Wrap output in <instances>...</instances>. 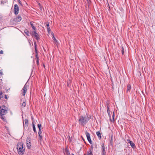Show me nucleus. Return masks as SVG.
<instances>
[{"label":"nucleus","mask_w":155,"mask_h":155,"mask_svg":"<svg viewBox=\"0 0 155 155\" xmlns=\"http://www.w3.org/2000/svg\"><path fill=\"white\" fill-rule=\"evenodd\" d=\"M8 108L5 106H2L0 107V118L3 121H5V117L4 116L7 113Z\"/></svg>","instance_id":"1"},{"label":"nucleus","mask_w":155,"mask_h":155,"mask_svg":"<svg viewBox=\"0 0 155 155\" xmlns=\"http://www.w3.org/2000/svg\"><path fill=\"white\" fill-rule=\"evenodd\" d=\"M90 118L87 116H81L79 117L78 122L80 125L82 126H84L86 125L89 120Z\"/></svg>","instance_id":"2"},{"label":"nucleus","mask_w":155,"mask_h":155,"mask_svg":"<svg viewBox=\"0 0 155 155\" xmlns=\"http://www.w3.org/2000/svg\"><path fill=\"white\" fill-rule=\"evenodd\" d=\"M17 149L18 154L19 155H22L25 151V148L23 146V144L22 143H19L17 145Z\"/></svg>","instance_id":"3"},{"label":"nucleus","mask_w":155,"mask_h":155,"mask_svg":"<svg viewBox=\"0 0 155 155\" xmlns=\"http://www.w3.org/2000/svg\"><path fill=\"white\" fill-rule=\"evenodd\" d=\"M31 35L32 36H33L35 38L37 41L39 40L40 38L39 35L36 32V31H32L31 33Z\"/></svg>","instance_id":"4"},{"label":"nucleus","mask_w":155,"mask_h":155,"mask_svg":"<svg viewBox=\"0 0 155 155\" xmlns=\"http://www.w3.org/2000/svg\"><path fill=\"white\" fill-rule=\"evenodd\" d=\"M26 144L27 148L30 149L31 146V138L30 137H28L26 140Z\"/></svg>","instance_id":"5"},{"label":"nucleus","mask_w":155,"mask_h":155,"mask_svg":"<svg viewBox=\"0 0 155 155\" xmlns=\"http://www.w3.org/2000/svg\"><path fill=\"white\" fill-rule=\"evenodd\" d=\"M14 14L17 15L18 14L19 11V8L17 5H15L14 8Z\"/></svg>","instance_id":"6"},{"label":"nucleus","mask_w":155,"mask_h":155,"mask_svg":"<svg viewBox=\"0 0 155 155\" xmlns=\"http://www.w3.org/2000/svg\"><path fill=\"white\" fill-rule=\"evenodd\" d=\"M101 151L102 152V155H106V149L107 147H105L104 146V144L103 143L101 145Z\"/></svg>","instance_id":"7"},{"label":"nucleus","mask_w":155,"mask_h":155,"mask_svg":"<svg viewBox=\"0 0 155 155\" xmlns=\"http://www.w3.org/2000/svg\"><path fill=\"white\" fill-rule=\"evenodd\" d=\"M28 88V86L26 84L22 89L23 96H24L25 95V93L27 91Z\"/></svg>","instance_id":"8"},{"label":"nucleus","mask_w":155,"mask_h":155,"mask_svg":"<svg viewBox=\"0 0 155 155\" xmlns=\"http://www.w3.org/2000/svg\"><path fill=\"white\" fill-rule=\"evenodd\" d=\"M85 134L87 137V140L91 144L92 143V141L90 137V135L89 133L87 131H86L85 133Z\"/></svg>","instance_id":"9"},{"label":"nucleus","mask_w":155,"mask_h":155,"mask_svg":"<svg viewBox=\"0 0 155 155\" xmlns=\"http://www.w3.org/2000/svg\"><path fill=\"white\" fill-rule=\"evenodd\" d=\"M127 141L130 144V145L133 148H135L136 147L135 144L132 141L129 139H127Z\"/></svg>","instance_id":"10"},{"label":"nucleus","mask_w":155,"mask_h":155,"mask_svg":"<svg viewBox=\"0 0 155 155\" xmlns=\"http://www.w3.org/2000/svg\"><path fill=\"white\" fill-rule=\"evenodd\" d=\"M25 123L23 122V125L24 127H27L28 126V120L27 119H25L24 120Z\"/></svg>","instance_id":"11"},{"label":"nucleus","mask_w":155,"mask_h":155,"mask_svg":"<svg viewBox=\"0 0 155 155\" xmlns=\"http://www.w3.org/2000/svg\"><path fill=\"white\" fill-rule=\"evenodd\" d=\"M35 121H33L32 122V127L33 128V130L34 131V132L35 133H37V131L36 130V128L35 126V124H34Z\"/></svg>","instance_id":"12"},{"label":"nucleus","mask_w":155,"mask_h":155,"mask_svg":"<svg viewBox=\"0 0 155 155\" xmlns=\"http://www.w3.org/2000/svg\"><path fill=\"white\" fill-rule=\"evenodd\" d=\"M21 20V17L19 15H18V16H17L16 18H15V21H20Z\"/></svg>","instance_id":"13"},{"label":"nucleus","mask_w":155,"mask_h":155,"mask_svg":"<svg viewBox=\"0 0 155 155\" xmlns=\"http://www.w3.org/2000/svg\"><path fill=\"white\" fill-rule=\"evenodd\" d=\"M42 133V132L41 130H39V131H38V134L39 135V140L41 141V139H42V136L41 134Z\"/></svg>","instance_id":"14"},{"label":"nucleus","mask_w":155,"mask_h":155,"mask_svg":"<svg viewBox=\"0 0 155 155\" xmlns=\"http://www.w3.org/2000/svg\"><path fill=\"white\" fill-rule=\"evenodd\" d=\"M131 89V87L130 84H128L127 87V92L130 91Z\"/></svg>","instance_id":"15"},{"label":"nucleus","mask_w":155,"mask_h":155,"mask_svg":"<svg viewBox=\"0 0 155 155\" xmlns=\"http://www.w3.org/2000/svg\"><path fill=\"white\" fill-rule=\"evenodd\" d=\"M113 135H112L110 136V144L112 146L113 144Z\"/></svg>","instance_id":"16"},{"label":"nucleus","mask_w":155,"mask_h":155,"mask_svg":"<svg viewBox=\"0 0 155 155\" xmlns=\"http://www.w3.org/2000/svg\"><path fill=\"white\" fill-rule=\"evenodd\" d=\"M24 32L26 35H27V36H29V32L27 29H25L24 30Z\"/></svg>","instance_id":"17"},{"label":"nucleus","mask_w":155,"mask_h":155,"mask_svg":"<svg viewBox=\"0 0 155 155\" xmlns=\"http://www.w3.org/2000/svg\"><path fill=\"white\" fill-rule=\"evenodd\" d=\"M65 154L66 155H71L69 150L67 148L65 149Z\"/></svg>","instance_id":"18"},{"label":"nucleus","mask_w":155,"mask_h":155,"mask_svg":"<svg viewBox=\"0 0 155 155\" xmlns=\"http://www.w3.org/2000/svg\"><path fill=\"white\" fill-rule=\"evenodd\" d=\"M52 38L55 41V44L56 45H57L58 44V43L57 40L55 38L54 36L52 37Z\"/></svg>","instance_id":"19"},{"label":"nucleus","mask_w":155,"mask_h":155,"mask_svg":"<svg viewBox=\"0 0 155 155\" xmlns=\"http://www.w3.org/2000/svg\"><path fill=\"white\" fill-rule=\"evenodd\" d=\"M30 24L31 25V27L34 30V31H35V29H36L35 28L33 24L31 22H30Z\"/></svg>","instance_id":"20"},{"label":"nucleus","mask_w":155,"mask_h":155,"mask_svg":"<svg viewBox=\"0 0 155 155\" xmlns=\"http://www.w3.org/2000/svg\"><path fill=\"white\" fill-rule=\"evenodd\" d=\"M96 134L97 136L100 138H101V137L100 131H97L96 132Z\"/></svg>","instance_id":"21"},{"label":"nucleus","mask_w":155,"mask_h":155,"mask_svg":"<svg viewBox=\"0 0 155 155\" xmlns=\"http://www.w3.org/2000/svg\"><path fill=\"white\" fill-rule=\"evenodd\" d=\"M114 116H115V115H114V112H113V115H112V119H110V121H111L112 122H114Z\"/></svg>","instance_id":"22"},{"label":"nucleus","mask_w":155,"mask_h":155,"mask_svg":"<svg viewBox=\"0 0 155 155\" xmlns=\"http://www.w3.org/2000/svg\"><path fill=\"white\" fill-rule=\"evenodd\" d=\"M34 44L35 51H38L37 48V44L36 43L35 41H34Z\"/></svg>","instance_id":"23"},{"label":"nucleus","mask_w":155,"mask_h":155,"mask_svg":"<svg viewBox=\"0 0 155 155\" xmlns=\"http://www.w3.org/2000/svg\"><path fill=\"white\" fill-rule=\"evenodd\" d=\"M35 56L36 58V59H39L38 54V51H35Z\"/></svg>","instance_id":"24"},{"label":"nucleus","mask_w":155,"mask_h":155,"mask_svg":"<svg viewBox=\"0 0 155 155\" xmlns=\"http://www.w3.org/2000/svg\"><path fill=\"white\" fill-rule=\"evenodd\" d=\"M38 127L39 128V130H41V124H38Z\"/></svg>","instance_id":"25"},{"label":"nucleus","mask_w":155,"mask_h":155,"mask_svg":"<svg viewBox=\"0 0 155 155\" xmlns=\"http://www.w3.org/2000/svg\"><path fill=\"white\" fill-rule=\"evenodd\" d=\"M124 50L123 46H122L121 53L122 54H124Z\"/></svg>","instance_id":"26"},{"label":"nucleus","mask_w":155,"mask_h":155,"mask_svg":"<svg viewBox=\"0 0 155 155\" xmlns=\"http://www.w3.org/2000/svg\"><path fill=\"white\" fill-rule=\"evenodd\" d=\"M22 106H23L24 107H25L26 106V103H25V101H23L22 103Z\"/></svg>","instance_id":"27"},{"label":"nucleus","mask_w":155,"mask_h":155,"mask_svg":"<svg viewBox=\"0 0 155 155\" xmlns=\"http://www.w3.org/2000/svg\"><path fill=\"white\" fill-rule=\"evenodd\" d=\"M107 111H110L109 108V104H107Z\"/></svg>","instance_id":"28"},{"label":"nucleus","mask_w":155,"mask_h":155,"mask_svg":"<svg viewBox=\"0 0 155 155\" xmlns=\"http://www.w3.org/2000/svg\"><path fill=\"white\" fill-rule=\"evenodd\" d=\"M36 61L37 64V65H38L39 64V59H36Z\"/></svg>","instance_id":"29"},{"label":"nucleus","mask_w":155,"mask_h":155,"mask_svg":"<svg viewBox=\"0 0 155 155\" xmlns=\"http://www.w3.org/2000/svg\"><path fill=\"white\" fill-rule=\"evenodd\" d=\"M107 112L108 115L109 116V117H111V115H110V111H109V112H108V111H107Z\"/></svg>","instance_id":"30"},{"label":"nucleus","mask_w":155,"mask_h":155,"mask_svg":"<svg viewBox=\"0 0 155 155\" xmlns=\"http://www.w3.org/2000/svg\"><path fill=\"white\" fill-rule=\"evenodd\" d=\"M2 92H0V99L2 97Z\"/></svg>","instance_id":"31"},{"label":"nucleus","mask_w":155,"mask_h":155,"mask_svg":"<svg viewBox=\"0 0 155 155\" xmlns=\"http://www.w3.org/2000/svg\"><path fill=\"white\" fill-rule=\"evenodd\" d=\"M47 30H48V32H49L50 31H51V29H50V27H47Z\"/></svg>","instance_id":"32"},{"label":"nucleus","mask_w":155,"mask_h":155,"mask_svg":"<svg viewBox=\"0 0 155 155\" xmlns=\"http://www.w3.org/2000/svg\"><path fill=\"white\" fill-rule=\"evenodd\" d=\"M46 26H47V27H49V24L48 23H46Z\"/></svg>","instance_id":"33"},{"label":"nucleus","mask_w":155,"mask_h":155,"mask_svg":"<svg viewBox=\"0 0 155 155\" xmlns=\"http://www.w3.org/2000/svg\"><path fill=\"white\" fill-rule=\"evenodd\" d=\"M5 2H4V1H1V4H4Z\"/></svg>","instance_id":"34"},{"label":"nucleus","mask_w":155,"mask_h":155,"mask_svg":"<svg viewBox=\"0 0 155 155\" xmlns=\"http://www.w3.org/2000/svg\"><path fill=\"white\" fill-rule=\"evenodd\" d=\"M3 51L2 50H1L0 51V54H3Z\"/></svg>","instance_id":"35"},{"label":"nucleus","mask_w":155,"mask_h":155,"mask_svg":"<svg viewBox=\"0 0 155 155\" xmlns=\"http://www.w3.org/2000/svg\"><path fill=\"white\" fill-rule=\"evenodd\" d=\"M51 35H52V37H53V36H54V34L53 33V32H52V33H51Z\"/></svg>","instance_id":"36"},{"label":"nucleus","mask_w":155,"mask_h":155,"mask_svg":"<svg viewBox=\"0 0 155 155\" xmlns=\"http://www.w3.org/2000/svg\"><path fill=\"white\" fill-rule=\"evenodd\" d=\"M5 99H7V95H5Z\"/></svg>","instance_id":"37"},{"label":"nucleus","mask_w":155,"mask_h":155,"mask_svg":"<svg viewBox=\"0 0 155 155\" xmlns=\"http://www.w3.org/2000/svg\"><path fill=\"white\" fill-rule=\"evenodd\" d=\"M2 18V16L1 15H0V19H1Z\"/></svg>","instance_id":"38"},{"label":"nucleus","mask_w":155,"mask_h":155,"mask_svg":"<svg viewBox=\"0 0 155 155\" xmlns=\"http://www.w3.org/2000/svg\"><path fill=\"white\" fill-rule=\"evenodd\" d=\"M87 2H88L89 3V2H90V0H87Z\"/></svg>","instance_id":"39"},{"label":"nucleus","mask_w":155,"mask_h":155,"mask_svg":"<svg viewBox=\"0 0 155 155\" xmlns=\"http://www.w3.org/2000/svg\"><path fill=\"white\" fill-rule=\"evenodd\" d=\"M0 74H1V75H2V72H1Z\"/></svg>","instance_id":"40"},{"label":"nucleus","mask_w":155,"mask_h":155,"mask_svg":"<svg viewBox=\"0 0 155 155\" xmlns=\"http://www.w3.org/2000/svg\"><path fill=\"white\" fill-rule=\"evenodd\" d=\"M43 66L44 67H45V65L44 64H43Z\"/></svg>","instance_id":"41"},{"label":"nucleus","mask_w":155,"mask_h":155,"mask_svg":"<svg viewBox=\"0 0 155 155\" xmlns=\"http://www.w3.org/2000/svg\"><path fill=\"white\" fill-rule=\"evenodd\" d=\"M72 155H74V154L72 153Z\"/></svg>","instance_id":"42"},{"label":"nucleus","mask_w":155,"mask_h":155,"mask_svg":"<svg viewBox=\"0 0 155 155\" xmlns=\"http://www.w3.org/2000/svg\"><path fill=\"white\" fill-rule=\"evenodd\" d=\"M19 2H20V1L19 0Z\"/></svg>","instance_id":"43"},{"label":"nucleus","mask_w":155,"mask_h":155,"mask_svg":"<svg viewBox=\"0 0 155 155\" xmlns=\"http://www.w3.org/2000/svg\"><path fill=\"white\" fill-rule=\"evenodd\" d=\"M18 1H19V0H18Z\"/></svg>","instance_id":"44"}]
</instances>
